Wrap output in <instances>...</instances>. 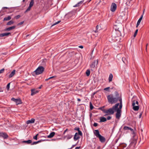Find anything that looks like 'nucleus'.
<instances>
[{
    "label": "nucleus",
    "mask_w": 149,
    "mask_h": 149,
    "mask_svg": "<svg viewBox=\"0 0 149 149\" xmlns=\"http://www.w3.org/2000/svg\"><path fill=\"white\" fill-rule=\"evenodd\" d=\"M115 95L112 94L108 95L107 97L108 102L111 104L115 103L117 102L118 100H119L120 98H122L121 95H120L118 93L117 91H115L114 93Z\"/></svg>",
    "instance_id": "f257e3e1"
},
{
    "label": "nucleus",
    "mask_w": 149,
    "mask_h": 149,
    "mask_svg": "<svg viewBox=\"0 0 149 149\" xmlns=\"http://www.w3.org/2000/svg\"><path fill=\"white\" fill-rule=\"evenodd\" d=\"M119 105V103H117L115 105L113 106L112 108H110L108 109H106L104 112V113L106 114L104 116L113 115L115 112V110L117 108Z\"/></svg>",
    "instance_id": "f03ea898"
},
{
    "label": "nucleus",
    "mask_w": 149,
    "mask_h": 149,
    "mask_svg": "<svg viewBox=\"0 0 149 149\" xmlns=\"http://www.w3.org/2000/svg\"><path fill=\"white\" fill-rule=\"evenodd\" d=\"M94 134L97 137L99 138L100 141L102 143H104L106 141L105 138L101 135L98 130H95L93 131Z\"/></svg>",
    "instance_id": "7ed1b4c3"
},
{
    "label": "nucleus",
    "mask_w": 149,
    "mask_h": 149,
    "mask_svg": "<svg viewBox=\"0 0 149 149\" xmlns=\"http://www.w3.org/2000/svg\"><path fill=\"white\" fill-rule=\"evenodd\" d=\"M45 68L42 66H39L32 73V75L35 76V75H38L43 73Z\"/></svg>",
    "instance_id": "20e7f679"
},
{
    "label": "nucleus",
    "mask_w": 149,
    "mask_h": 149,
    "mask_svg": "<svg viewBox=\"0 0 149 149\" xmlns=\"http://www.w3.org/2000/svg\"><path fill=\"white\" fill-rule=\"evenodd\" d=\"M34 0H31L30 2L29 5L27 9L25 11L24 13H26L28 11L30 10L31 7L33 6Z\"/></svg>",
    "instance_id": "39448f33"
},
{
    "label": "nucleus",
    "mask_w": 149,
    "mask_h": 149,
    "mask_svg": "<svg viewBox=\"0 0 149 149\" xmlns=\"http://www.w3.org/2000/svg\"><path fill=\"white\" fill-rule=\"evenodd\" d=\"M76 13L75 10H72L66 14V16L70 18L74 15Z\"/></svg>",
    "instance_id": "423d86ee"
},
{
    "label": "nucleus",
    "mask_w": 149,
    "mask_h": 149,
    "mask_svg": "<svg viewBox=\"0 0 149 149\" xmlns=\"http://www.w3.org/2000/svg\"><path fill=\"white\" fill-rule=\"evenodd\" d=\"M8 136L6 133L0 132V137H2L5 139L8 138Z\"/></svg>",
    "instance_id": "0eeeda50"
},
{
    "label": "nucleus",
    "mask_w": 149,
    "mask_h": 149,
    "mask_svg": "<svg viewBox=\"0 0 149 149\" xmlns=\"http://www.w3.org/2000/svg\"><path fill=\"white\" fill-rule=\"evenodd\" d=\"M116 111V118L119 119L121 115V110L120 109H118L117 110H115Z\"/></svg>",
    "instance_id": "6e6552de"
},
{
    "label": "nucleus",
    "mask_w": 149,
    "mask_h": 149,
    "mask_svg": "<svg viewBox=\"0 0 149 149\" xmlns=\"http://www.w3.org/2000/svg\"><path fill=\"white\" fill-rule=\"evenodd\" d=\"M117 6L116 4L114 3H112L111 7V10L112 12H114L116 9Z\"/></svg>",
    "instance_id": "1a4fd4ad"
},
{
    "label": "nucleus",
    "mask_w": 149,
    "mask_h": 149,
    "mask_svg": "<svg viewBox=\"0 0 149 149\" xmlns=\"http://www.w3.org/2000/svg\"><path fill=\"white\" fill-rule=\"evenodd\" d=\"M47 61V59L46 58L42 59L40 61L41 62L40 65L43 67L45 66Z\"/></svg>",
    "instance_id": "9d476101"
},
{
    "label": "nucleus",
    "mask_w": 149,
    "mask_h": 149,
    "mask_svg": "<svg viewBox=\"0 0 149 149\" xmlns=\"http://www.w3.org/2000/svg\"><path fill=\"white\" fill-rule=\"evenodd\" d=\"M132 106L133 107V109L134 111H136L139 110V106H135V103L134 102H132Z\"/></svg>",
    "instance_id": "9b49d317"
},
{
    "label": "nucleus",
    "mask_w": 149,
    "mask_h": 149,
    "mask_svg": "<svg viewBox=\"0 0 149 149\" xmlns=\"http://www.w3.org/2000/svg\"><path fill=\"white\" fill-rule=\"evenodd\" d=\"M78 133H76L74 137V140L75 141H76L78 139H79L80 138V137L79 136Z\"/></svg>",
    "instance_id": "f8f14e48"
},
{
    "label": "nucleus",
    "mask_w": 149,
    "mask_h": 149,
    "mask_svg": "<svg viewBox=\"0 0 149 149\" xmlns=\"http://www.w3.org/2000/svg\"><path fill=\"white\" fill-rule=\"evenodd\" d=\"M119 101H120V105L119 106V108H118V107H117V108L115 110H117L118 109H120V110H121V109L122 107V98H120Z\"/></svg>",
    "instance_id": "ddd939ff"
},
{
    "label": "nucleus",
    "mask_w": 149,
    "mask_h": 149,
    "mask_svg": "<svg viewBox=\"0 0 149 149\" xmlns=\"http://www.w3.org/2000/svg\"><path fill=\"white\" fill-rule=\"evenodd\" d=\"M9 35H11V33L10 32L0 34V37H3L5 36H8Z\"/></svg>",
    "instance_id": "4468645a"
},
{
    "label": "nucleus",
    "mask_w": 149,
    "mask_h": 149,
    "mask_svg": "<svg viewBox=\"0 0 149 149\" xmlns=\"http://www.w3.org/2000/svg\"><path fill=\"white\" fill-rule=\"evenodd\" d=\"M15 27H16V26H11V27H8V28L6 29H5V31H10V30H12V29H15Z\"/></svg>",
    "instance_id": "2eb2a0df"
},
{
    "label": "nucleus",
    "mask_w": 149,
    "mask_h": 149,
    "mask_svg": "<svg viewBox=\"0 0 149 149\" xmlns=\"http://www.w3.org/2000/svg\"><path fill=\"white\" fill-rule=\"evenodd\" d=\"M16 72V70H13L10 74L9 75V78H11L14 76Z\"/></svg>",
    "instance_id": "dca6fc26"
},
{
    "label": "nucleus",
    "mask_w": 149,
    "mask_h": 149,
    "mask_svg": "<svg viewBox=\"0 0 149 149\" xmlns=\"http://www.w3.org/2000/svg\"><path fill=\"white\" fill-rule=\"evenodd\" d=\"M35 120L34 118H32L31 120H29L26 121V123L27 124H29L30 123H33L35 122Z\"/></svg>",
    "instance_id": "f3484780"
},
{
    "label": "nucleus",
    "mask_w": 149,
    "mask_h": 149,
    "mask_svg": "<svg viewBox=\"0 0 149 149\" xmlns=\"http://www.w3.org/2000/svg\"><path fill=\"white\" fill-rule=\"evenodd\" d=\"M74 130H75L78 131V132L79 134L81 136H82V132L80 130L79 128V127H76L74 128Z\"/></svg>",
    "instance_id": "a211bd4d"
},
{
    "label": "nucleus",
    "mask_w": 149,
    "mask_h": 149,
    "mask_svg": "<svg viewBox=\"0 0 149 149\" xmlns=\"http://www.w3.org/2000/svg\"><path fill=\"white\" fill-rule=\"evenodd\" d=\"M84 0L81 1L79 2L77 4L73 6L74 7H79L84 2Z\"/></svg>",
    "instance_id": "6ab92c4d"
},
{
    "label": "nucleus",
    "mask_w": 149,
    "mask_h": 149,
    "mask_svg": "<svg viewBox=\"0 0 149 149\" xmlns=\"http://www.w3.org/2000/svg\"><path fill=\"white\" fill-rule=\"evenodd\" d=\"M38 91L37 90H36L35 89H31V95H33L36 93H38Z\"/></svg>",
    "instance_id": "aec40b11"
},
{
    "label": "nucleus",
    "mask_w": 149,
    "mask_h": 149,
    "mask_svg": "<svg viewBox=\"0 0 149 149\" xmlns=\"http://www.w3.org/2000/svg\"><path fill=\"white\" fill-rule=\"evenodd\" d=\"M101 29L100 26H99V25H97L96 27V30L94 31V32L95 33H97Z\"/></svg>",
    "instance_id": "412c9836"
},
{
    "label": "nucleus",
    "mask_w": 149,
    "mask_h": 149,
    "mask_svg": "<svg viewBox=\"0 0 149 149\" xmlns=\"http://www.w3.org/2000/svg\"><path fill=\"white\" fill-rule=\"evenodd\" d=\"M96 64V61L95 60L90 65V66L91 68H94Z\"/></svg>",
    "instance_id": "4be33fe9"
},
{
    "label": "nucleus",
    "mask_w": 149,
    "mask_h": 149,
    "mask_svg": "<svg viewBox=\"0 0 149 149\" xmlns=\"http://www.w3.org/2000/svg\"><path fill=\"white\" fill-rule=\"evenodd\" d=\"M144 11H145V9H144L143 11V14L140 17V18H139V19L138 20V21L137 23H138V24H140V22H141V20H142V18H143V15L144 13Z\"/></svg>",
    "instance_id": "5701e85b"
},
{
    "label": "nucleus",
    "mask_w": 149,
    "mask_h": 149,
    "mask_svg": "<svg viewBox=\"0 0 149 149\" xmlns=\"http://www.w3.org/2000/svg\"><path fill=\"white\" fill-rule=\"evenodd\" d=\"M4 8H6V10L5 12L7 13H10L12 12V11H10L11 8H8L7 7H4Z\"/></svg>",
    "instance_id": "b1692460"
},
{
    "label": "nucleus",
    "mask_w": 149,
    "mask_h": 149,
    "mask_svg": "<svg viewBox=\"0 0 149 149\" xmlns=\"http://www.w3.org/2000/svg\"><path fill=\"white\" fill-rule=\"evenodd\" d=\"M100 122H104L107 121V119L103 117H102L100 118Z\"/></svg>",
    "instance_id": "393cba45"
},
{
    "label": "nucleus",
    "mask_w": 149,
    "mask_h": 149,
    "mask_svg": "<svg viewBox=\"0 0 149 149\" xmlns=\"http://www.w3.org/2000/svg\"><path fill=\"white\" fill-rule=\"evenodd\" d=\"M55 133L54 132H51L49 135L47 136V137L49 138H51L53 137Z\"/></svg>",
    "instance_id": "a878e982"
},
{
    "label": "nucleus",
    "mask_w": 149,
    "mask_h": 149,
    "mask_svg": "<svg viewBox=\"0 0 149 149\" xmlns=\"http://www.w3.org/2000/svg\"><path fill=\"white\" fill-rule=\"evenodd\" d=\"M45 140H40L38 141H35V142H33V143H32L31 144V145H36L38 143H39L40 142H41L42 141H45Z\"/></svg>",
    "instance_id": "bb28decb"
},
{
    "label": "nucleus",
    "mask_w": 149,
    "mask_h": 149,
    "mask_svg": "<svg viewBox=\"0 0 149 149\" xmlns=\"http://www.w3.org/2000/svg\"><path fill=\"white\" fill-rule=\"evenodd\" d=\"M16 104H19L22 103V101L20 99H16L15 102Z\"/></svg>",
    "instance_id": "cd10ccee"
},
{
    "label": "nucleus",
    "mask_w": 149,
    "mask_h": 149,
    "mask_svg": "<svg viewBox=\"0 0 149 149\" xmlns=\"http://www.w3.org/2000/svg\"><path fill=\"white\" fill-rule=\"evenodd\" d=\"M22 143H26L27 144H30L32 143V141L31 140H29L27 141H22Z\"/></svg>",
    "instance_id": "c85d7f7f"
},
{
    "label": "nucleus",
    "mask_w": 149,
    "mask_h": 149,
    "mask_svg": "<svg viewBox=\"0 0 149 149\" xmlns=\"http://www.w3.org/2000/svg\"><path fill=\"white\" fill-rule=\"evenodd\" d=\"M113 78V75L111 73L110 74L109 77V82H110L112 81V78Z\"/></svg>",
    "instance_id": "c756f323"
},
{
    "label": "nucleus",
    "mask_w": 149,
    "mask_h": 149,
    "mask_svg": "<svg viewBox=\"0 0 149 149\" xmlns=\"http://www.w3.org/2000/svg\"><path fill=\"white\" fill-rule=\"evenodd\" d=\"M11 18L10 16L9 15L7 17H5L4 18L3 20L4 21H8L10 20Z\"/></svg>",
    "instance_id": "7c9ffc66"
},
{
    "label": "nucleus",
    "mask_w": 149,
    "mask_h": 149,
    "mask_svg": "<svg viewBox=\"0 0 149 149\" xmlns=\"http://www.w3.org/2000/svg\"><path fill=\"white\" fill-rule=\"evenodd\" d=\"M14 23V22L13 21L11 20L7 23L6 25H11L13 24Z\"/></svg>",
    "instance_id": "2f4dec72"
},
{
    "label": "nucleus",
    "mask_w": 149,
    "mask_h": 149,
    "mask_svg": "<svg viewBox=\"0 0 149 149\" xmlns=\"http://www.w3.org/2000/svg\"><path fill=\"white\" fill-rule=\"evenodd\" d=\"M122 61H123V62L124 63L127 64V63H128V61L126 60V59L125 58V57H123L122 58Z\"/></svg>",
    "instance_id": "473e14b6"
},
{
    "label": "nucleus",
    "mask_w": 149,
    "mask_h": 149,
    "mask_svg": "<svg viewBox=\"0 0 149 149\" xmlns=\"http://www.w3.org/2000/svg\"><path fill=\"white\" fill-rule=\"evenodd\" d=\"M6 8H4V7L2 8V9L1 10V11L3 13V14L1 15V16H2L3 15H4L5 14V13H6Z\"/></svg>",
    "instance_id": "72a5a7b5"
},
{
    "label": "nucleus",
    "mask_w": 149,
    "mask_h": 149,
    "mask_svg": "<svg viewBox=\"0 0 149 149\" xmlns=\"http://www.w3.org/2000/svg\"><path fill=\"white\" fill-rule=\"evenodd\" d=\"M72 137V135L71 134H68L66 136H65V137L67 138V139H69L71 138Z\"/></svg>",
    "instance_id": "f704fd0d"
},
{
    "label": "nucleus",
    "mask_w": 149,
    "mask_h": 149,
    "mask_svg": "<svg viewBox=\"0 0 149 149\" xmlns=\"http://www.w3.org/2000/svg\"><path fill=\"white\" fill-rule=\"evenodd\" d=\"M86 76H89L90 74V71L88 69L86 70Z\"/></svg>",
    "instance_id": "c9c22d12"
},
{
    "label": "nucleus",
    "mask_w": 149,
    "mask_h": 149,
    "mask_svg": "<svg viewBox=\"0 0 149 149\" xmlns=\"http://www.w3.org/2000/svg\"><path fill=\"white\" fill-rule=\"evenodd\" d=\"M104 106H103L102 107L99 108V109L102 111H103V112L104 113L105 111H106V109H104Z\"/></svg>",
    "instance_id": "e433bc0d"
},
{
    "label": "nucleus",
    "mask_w": 149,
    "mask_h": 149,
    "mask_svg": "<svg viewBox=\"0 0 149 149\" xmlns=\"http://www.w3.org/2000/svg\"><path fill=\"white\" fill-rule=\"evenodd\" d=\"M94 108V107L93 106L91 102H90V108L91 110H92Z\"/></svg>",
    "instance_id": "4c0bfd02"
},
{
    "label": "nucleus",
    "mask_w": 149,
    "mask_h": 149,
    "mask_svg": "<svg viewBox=\"0 0 149 149\" xmlns=\"http://www.w3.org/2000/svg\"><path fill=\"white\" fill-rule=\"evenodd\" d=\"M138 31V29H137L136 30V31H135L134 34V36H133L134 37H135L136 36V34H137Z\"/></svg>",
    "instance_id": "58836bf2"
},
{
    "label": "nucleus",
    "mask_w": 149,
    "mask_h": 149,
    "mask_svg": "<svg viewBox=\"0 0 149 149\" xmlns=\"http://www.w3.org/2000/svg\"><path fill=\"white\" fill-rule=\"evenodd\" d=\"M10 83H9L6 86V88L8 90H9L10 88Z\"/></svg>",
    "instance_id": "ea45409f"
},
{
    "label": "nucleus",
    "mask_w": 149,
    "mask_h": 149,
    "mask_svg": "<svg viewBox=\"0 0 149 149\" xmlns=\"http://www.w3.org/2000/svg\"><path fill=\"white\" fill-rule=\"evenodd\" d=\"M61 22V21L60 20V21H57V22H55V23H54L52 25V26H54L55 25H56L58 24L60 22Z\"/></svg>",
    "instance_id": "a19ab883"
},
{
    "label": "nucleus",
    "mask_w": 149,
    "mask_h": 149,
    "mask_svg": "<svg viewBox=\"0 0 149 149\" xmlns=\"http://www.w3.org/2000/svg\"><path fill=\"white\" fill-rule=\"evenodd\" d=\"M110 88L109 87H107V88H105L104 89V90L105 91H109V89Z\"/></svg>",
    "instance_id": "79ce46f5"
},
{
    "label": "nucleus",
    "mask_w": 149,
    "mask_h": 149,
    "mask_svg": "<svg viewBox=\"0 0 149 149\" xmlns=\"http://www.w3.org/2000/svg\"><path fill=\"white\" fill-rule=\"evenodd\" d=\"M129 127L127 126H124V129L125 130H129Z\"/></svg>",
    "instance_id": "37998d69"
},
{
    "label": "nucleus",
    "mask_w": 149,
    "mask_h": 149,
    "mask_svg": "<svg viewBox=\"0 0 149 149\" xmlns=\"http://www.w3.org/2000/svg\"><path fill=\"white\" fill-rule=\"evenodd\" d=\"M38 134H37L36 136H34L33 137V139L36 140H37V136H38Z\"/></svg>",
    "instance_id": "c03bdc74"
},
{
    "label": "nucleus",
    "mask_w": 149,
    "mask_h": 149,
    "mask_svg": "<svg viewBox=\"0 0 149 149\" xmlns=\"http://www.w3.org/2000/svg\"><path fill=\"white\" fill-rule=\"evenodd\" d=\"M20 17V15H17L15 16V19H19V18Z\"/></svg>",
    "instance_id": "a18cd8bd"
},
{
    "label": "nucleus",
    "mask_w": 149,
    "mask_h": 149,
    "mask_svg": "<svg viewBox=\"0 0 149 149\" xmlns=\"http://www.w3.org/2000/svg\"><path fill=\"white\" fill-rule=\"evenodd\" d=\"M4 69L3 68L2 69L0 70V74L3 73V72L4 71Z\"/></svg>",
    "instance_id": "49530a36"
},
{
    "label": "nucleus",
    "mask_w": 149,
    "mask_h": 149,
    "mask_svg": "<svg viewBox=\"0 0 149 149\" xmlns=\"http://www.w3.org/2000/svg\"><path fill=\"white\" fill-rule=\"evenodd\" d=\"M135 102V104H136L138 105L139 102H138V101H135V100H134V101H132V102Z\"/></svg>",
    "instance_id": "de8ad7c7"
},
{
    "label": "nucleus",
    "mask_w": 149,
    "mask_h": 149,
    "mask_svg": "<svg viewBox=\"0 0 149 149\" xmlns=\"http://www.w3.org/2000/svg\"><path fill=\"white\" fill-rule=\"evenodd\" d=\"M16 100V99L13 98V97H12L11 99V100L12 101H14V102H15V101Z\"/></svg>",
    "instance_id": "09e8293b"
},
{
    "label": "nucleus",
    "mask_w": 149,
    "mask_h": 149,
    "mask_svg": "<svg viewBox=\"0 0 149 149\" xmlns=\"http://www.w3.org/2000/svg\"><path fill=\"white\" fill-rule=\"evenodd\" d=\"M111 118V117L110 116H108L107 117V120H110Z\"/></svg>",
    "instance_id": "8fccbe9b"
},
{
    "label": "nucleus",
    "mask_w": 149,
    "mask_h": 149,
    "mask_svg": "<svg viewBox=\"0 0 149 149\" xmlns=\"http://www.w3.org/2000/svg\"><path fill=\"white\" fill-rule=\"evenodd\" d=\"M93 125L94 127H96L98 125V124L97 123H95L93 124Z\"/></svg>",
    "instance_id": "3c124183"
},
{
    "label": "nucleus",
    "mask_w": 149,
    "mask_h": 149,
    "mask_svg": "<svg viewBox=\"0 0 149 149\" xmlns=\"http://www.w3.org/2000/svg\"><path fill=\"white\" fill-rule=\"evenodd\" d=\"M24 22V21H22V22H20L18 24V25H21L23 24Z\"/></svg>",
    "instance_id": "603ef678"
},
{
    "label": "nucleus",
    "mask_w": 149,
    "mask_h": 149,
    "mask_svg": "<svg viewBox=\"0 0 149 149\" xmlns=\"http://www.w3.org/2000/svg\"><path fill=\"white\" fill-rule=\"evenodd\" d=\"M56 77V76H52V77H49V79H52V78H55Z\"/></svg>",
    "instance_id": "864d4df0"
},
{
    "label": "nucleus",
    "mask_w": 149,
    "mask_h": 149,
    "mask_svg": "<svg viewBox=\"0 0 149 149\" xmlns=\"http://www.w3.org/2000/svg\"><path fill=\"white\" fill-rule=\"evenodd\" d=\"M76 144L72 145V146L70 148V149H72L74 147V146H76Z\"/></svg>",
    "instance_id": "5fc2aeb1"
},
{
    "label": "nucleus",
    "mask_w": 149,
    "mask_h": 149,
    "mask_svg": "<svg viewBox=\"0 0 149 149\" xmlns=\"http://www.w3.org/2000/svg\"><path fill=\"white\" fill-rule=\"evenodd\" d=\"M78 47L79 48H81V49H82L84 47L83 46H82V45L79 46Z\"/></svg>",
    "instance_id": "6e6d98bb"
},
{
    "label": "nucleus",
    "mask_w": 149,
    "mask_h": 149,
    "mask_svg": "<svg viewBox=\"0 0 149 149\" xmlns=\"http://www.w3.org/2000/svg\"><path fill=\"white\" fill-rule=\"evenodd\" d=\"M80 146L77 147L75 148V149H80Z\"/></svg>",
    "instance_id": "4d7b16f0"
},
{
    "label": "nucleus",
    "mask_w": 149,
    "mask_h": 149,
    "mask_svg": "<svg viewBox=\"0 0 149 149\" xmlns=\"http://www.w3.org/2000/svg\"><path fill=\"white\" fill-rule=\"evenodd\" d=\"M142 115V113H141L139 116V118H141Z\"/></svg>",
    "instance_id": "13d9d810"
},
{
    "label": "nucleus",
    "mask_w": 149,
    "mask_h": 149,
    "mask_svg": "<svg viewBox=\"0 0 149 149\" xmlns=\"http://www.w3.org/2000/svg\"><path fill=\"white\" fill-rule=\"evenodd\" d=\"M129 130H130L131 131H132L133 130L132 129V128L130 127H129Z\"/></svg>",
    "instance_id": "bf43d9fd"
},
{
    "label": "nucleus",
    "mask_w": 149,
    "mask_h": 149,
    "mask_svg": "<svg viewBox=\"0 0 149 149\" xmlns=\"http://www.w3.org/2000/svg\"><path fill=\"white\" fill-rule=\"evenodd\" d=\"M140 24H138V23H137V24H136V27H137L138 26H139V25Z\"/></svg>",
    "instance_id": "052dcab7"
},
{
    "label": "nucleus",
    "mask_w": 149,
    "mask_h": 149,
    "mask_svg": "<svg viewBox=\"0 0 149 149\" xmlns=\"http://www.w3.org/2000/svg\"><path fill=\"white\" fill-rule=\"evenodd\" d=\"M68 130V129H66V130H65L64 131V132L63 133V134H65V132Z\"/></svg>",
    "instance_id": "680f3d73"
},
{
    "label": "nucleus",
    "mask_w": 149,
    "mask_h": 149,
    "mask_svg": "<svg viewBox=\"0 0 149 149\" xmlns=\"http://www.w3.org/2000/svg\"><path fill=\"white\" fill-rule=\"evenodd\" d=\"M100 146H99L97 147V149H100Z\"/></svg>",
    "instance_id": "e2e57ef3"
},
{
    "label": "nucleus",
    "mask_w": 149,
    "mask_h": 149,
    "mask_svg": "<svg viewBox=\"0 0 149 149\" xmlns=\"http://www.w3.org/2000/svg\"><path fill=\"white\" fill-rule=\"evenodd\" d=\"M77 101H81V99L79 98H78L77 99Z\"/></svg>",
    "instance_id": "0e129e2a"
},
{
    "label": "nucleus",
    "mask_w": 149,
    "mask_h": 149,
    "mask_svg": "<svg viewBox=\"0 0 149 149\" xmlns=\"http://www.w3.org/2000/svg\"><path fill=\"white\" fill-rule=\"evenodd\" d=\"M49 79H49V78H48V79H45V80L46 81H48V80H49Z\"/></svg>",
    "instance_id": "69168bd1"
},
{
    "label": "nucleus",
    "mask_w": 149,
    "mask_h": 149,
    "mask_svg": "<svg viewBox=\"0 0 149 149\" xmlns=\"http://www.w3.org/2000/svg\"><path fill=\"white\" fill-rule=\"evenodd\" d=\"M41 88V86H40V87L38 88H39V89H40V88Z\"/></svg>",
    "instance_id": "338daca9"
},
{
    "label": "nucleus",
    "mask_w": 149,
    "mask_h": 149,
    "mask_svg": "<svg viewBox=\"0 0 149 149\" xmlns=\"http://www.w3.org/2000/svg\"><path fill=\"white\" fill-rule=\"evenodd\" d=\"M118 139H117V140H116V143L117 142V141H118Z\"/></svg>",
    "instance_id": "774afa93"
}]
</instances>
